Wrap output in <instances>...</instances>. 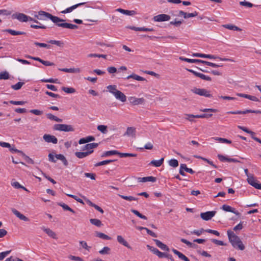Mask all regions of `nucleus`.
Returning <instances> with one entry per match:
<instances>
[{
    "mask_svg": "<svg viewBox=\"0 0 261 261\" xmlns=\"http://www.w3.org/2000/svg\"><path fill=\"white\" fill-rule=\"evenodd\" d=\"M76 8V6H75V5H73L69 8H67V9H66L65 10L62 11L61 12L63 14H66V13H70L73 10H74Z\"/></svg>",
    "mask_w": 261,
    "mask_h": 261,
    "instance_id": "51",
    "label": "nucleus"
},
{
    "mask_svg": "<svg viewBox=\"0 0 261 261\" xmlns=\"http://www.w3.org/2000/svg\"><path fill=\"white\" fill-rule=\"evenodd\" d=\"M48 42L52 44H56L60 47H63L64 45V43L62 41L58 40H50L48 41Z\"/></svg>",
    "mask_w": 261,
    "mask_h": 261,
    "instance_id": "43",
    "label": "nucleus"
},
{
    "mask_svg": "<svg viewBox=\"0 0 261 261\" xmlns=\"http://www.w3.org/2000/svg\"><path fill=\"white\" fill-rule=\"evenodd\" d=\"M117 239L118 242L123 245V246L126 247L128 248H131L130 246L129 245L127 242L124 239V238L121 236H118L117 237Z\"/></svg>",
    "mask_w": 261,
    "mask_h": 261,
    "instance_id": "25",
    "label": "nucleus"
},
{
    "mask_svg": "<svg viewBox=\"0 0 261 261\" xmlns=\"http://www.w3.org/2000/svg\"><path fill=\"white\" fill-rule=\"evenodd\" d=\"M169 165L171 167L175 168L178 166V162L176 159H171L169 161Z\"/></svg>",
    "mask_w": 261,
    "mask_h": 261,
    "instance_id": "49",
    "label": "nucleus"
},
{
    "mask_svg": "<svg viewBox=\"0 0 261 261\" xmlns=\"http://www.w3.org/2000/svg\"><path fill=\"white\" fill-rule=\"evenodd\" d=\"M42 82L45 83H58V80L57 79H42L41 80Z\"/></svg>",
    "mask_w": 261,
    "mask_h": 261,
    "instance_id": "57",
    "label": "nucleus"
},
{
    "mask_svg": "<svg viewBox=\"0 0 261 261\" xmlns=\"http://www.w3.org/2000/svg\"><path fill=\"white\" fill-rule=\"evenodd\" d=\"M21 155L24 158V160L27 163L31 164H33L34 163V161L30 157L25 155L23 152L21 153Z\"/></svg>",
    "mask_w": 261,
    "mask_h": 261,
    "instance_id": "55",
    "label": "nucleus"
},
{
    "mask_svg": "<svg viewBox=\"0 0 261 261\" xmlns=\"http://www.w3.org/2000/svg\"><path fill=\"white\" fill-rule=\"evenodd\" d=\"M58 204L59 206H61L65 211H70L73 214L75 213V211L73 209L70 208L68 205L66 204L65 203L60 202V203H59Z\"/></svg>",
    "mask_w": 261,
    "mask_h": 261,
    "instance_id": "33",
    "label": "nucleus"
},
{
    "mask_svg": "<svg viewBox=\"0 0 261 261\" xmlns=\"http://www.w3.org/2000/svg\"><path fill=\"white\" fill-rule=\"evenodd\" d=\"M98 146V144L96 143H91L87 144L82 147V150H87V151L93 150V148H96Z\"/></svg>",
    "mask_w": 261,
    "mask_h": 261,
    "instance_id": "17",
    "label": "nucleus"
},
{
    "mask_svg": "<svg viewBox=\"0 0 261 261\" xmlns=\"http://www.w3.org/2000/svg\"><path fill=\"white\" fill-rule=\"evenodd\" d=\"M4 31L10 33L12 35H20L26 34V33L24 32L16 31L11 29H6L4 30Z\"/></svg>",
    "mask_w": 261,
    "mask_h": 261,
    "instance_id": "28",
    "label": "nucleus"
},
{
    "mask_svg": "<svg viewBox=\"0 0 261 261\" xmlns=\"http://www.w3.org/2000/svg\"><path fill=\"white\" fill-rule=\"evenodd\" d=\"M246 175L247 176L248 183L256 189L261 190V184L258 182L256 177L253 174L248 173V170L246 169Z\"/></svg>",
    "mask_w": 261,
    "mask_h": 261,
    "instance_id": "4",
    "label": "nucleus"
},
{
    "mask_svg": "<svg viewBox=\"0 0 261 261\" xmlns=\"http://www.w3.org/2000/svg\"><path fill=\"white\" fill-rule=\"evenodd\" d=\"M181 61H184L185 62L190 63H202V60L199 59H191L188 58H186L183 57H180L179 58Z\"/></svg>",
    "mask_w": 261,
    "mask_h": 261,
    "instance_id": "24",
    "label": "nucleus"
},
{
    "mask_svg": "<svg viewBox=\"0 0 261 261\" xmlns=\"http://www.w3.org/2000/svg\"><path fill=\"white\" fill-rule=\"evenodd\" d=\"M129 100L134 105H142L145 101V99L143 98H136L135 97H130Z\"/></svg>",
    "mask_w": 261,
    "mask_h": 261,
    "instance_id": "12",
    "label": "nucleus"
},
{
    "mask_svg": "<svg viewBox=\"0 0 261 261\" xmlns=\"http://www.w3.org/2000/svg\"><path fill=\"white\" fill-rule=\"evenodd\" d=\"M118 154L121 158L132 157V156L134 157V156H137L136 154L129 153H121V152H119V153H118Z\"/></svg>",
    "mask_w": 261,
    "mask_h": 261,
    "instance_id": "47",
    "label": "nucleus"
},
{
    "mask_svg": "<svg viewBox=\"0 0 261 261\" xmlns=\"http://www.w3.org/2000/svg\"><path fill=\"white\" fill-rule=\"evenodd\" d=\"M180 168L181 169H184L186 172L191 174H194L195 173L194 171L192 169L188 168L185 164H180Z\"/></svg>",
    "mask_w": 261,
    "mask_h": 261,
    "instance_id": "39",
    "label": "nucleus"
},
{
    "mask_svg": "<svg viewBox=\"0 0 261 261\" xmlns=\"http://www.w3.org/2000/svg\"><path fill=\"white\" fill-rule=\"evenodd\" d=\"M13 18L17 19L20 22H27L29 20H32L33 18L27 16L23 13H18L13 14Z\"/></svg>",
    "mask_w": 261,
    "mask_h": 261,
    "instance_id": "7",
    "label": "nucleus"
},
{
    "mask_svg": "<svg viewBox=\"0 0 261 261\" xmlns=\"http://www.w3.org/2000/svg\"><path fill=\"white\" fill-rule=\"evenodd\" d=\"M93 152V150L85 152H75V155L79 159H83Z\"/></svg>",
    "mask_w": 261,
    "mask_h": 261,
    "instance_id": "18",
    "label": "nucleus"
},
{
    "mask_svg": "<svg viewBox=\"0 0 261 261\" xmlns=\"http://www.w3.org/2000/svg\"><path fill=\"white\" fill-rule=\"evenodd\" d=\"M34 44L37 45V46H39L40 47H46L47 48H50L51 46L49 45H48L46 43H39V42H35L34 43Z\"/></svg>",
    "mask_w": 261,
    "mask_h": 261,
    "instance_id": "61",
    "label": "nucleus"
},
{
    "mask_svg": "<svg viewBox=\"0 0 261 261\" xmlns=\"http://www.w3.org/2000/svg\"><path fill=\"white\" fill-rule=\"evenodd\" d=\"M9 102L14 105H23L26 103V101L10 100Z\"/></svg>",
    "mask_w": 261,
    "mask_h": 261,
    "instance_id": "64",
    "label": "nucleus"
},
{
    "mask_svg": "<svg viewBox=\"0 0 261 261\" xmlns=\"http://www.w3.org/2000/svg\"><path fill=\"white\" fill-rule=\"evenodd\" d=\"M10 77L8 72L5 71L0 73V80H8Z\"/></svg>",
    "mask_w": 261,
    "mask_h": 261,
    "instance_id": "44",
    "label": "nucleus"
},
{
    "mask_svg": "<svg viewBox=\"0 0 261 261\" xmlns=\"http://www.w3.org/2000/svg\"><path fill=\"white\" fill-rule=\"evenodd\" d=\"M96 236L104 240H110L111 239V237L109 236L100 232H96Z\"/></svg>",
    "mask_w": 261,
    "mask_h": 261,
    "instance_id": "37",
    "label": "nucleus"
},
{
    "mask_svg": "<svg viewBox=\"0 0 261 261\" xmlns=\"http://www.w3.org/2000/svg\"><path fill=\"white\" fill-rule=\"evenodd\" d=\"M172 251L175 254L177 255L178 257L181 260H183L184 261H190V259L187 256H186L184 254L178 251L176 249H172Z\"/></svg>",
    "mask_w": 261,
    "mask_h": 261,
    "instance_id": "22",
    "label": "nucleus"
},
{
    "mask_svg": "<svg viewBox=\"0 0 261 261\" xmlns=\"http://www.w3.org/2000/svg\"><path fill=\"white\" fill-rule=\"evenodd\" d=\"M211 241L214 243V244L217 245H220V246H225L226 245V244H225L223 241H220V240H216V239H212L211 240Z\"/></svg>",
    "mask_w": 261,
    "mask_h": 261,
    "instance_id": "60",
    "label": "nucleus"
},
{
    "mask_svg": "<svg viewBox=\"0 0 261 261\" xmlns=\"http://www.w3.org/2000/svg\"><path fill=\"white\" fill-rule=\"evenodd\" d=\"M119 152L117 150H110L105 152L102 155L101 157L109 156L112 155L118 154Z\"/></svg>",
    "mask_w": 261,
    "mask_h": 261,
    "instance_id": "35",
    "label": "nucleus"
},
{
    "mask_svg": "<svg viewBox=\"0 0 261 261\" xmlns=\"http://www.w3.org/2000/svg\"><path fill=\"white\" fill-rule=\"evenodd\" d=\"M43 139L45 142L47 143H53L54 144H57L58 143L57 138L54 136L50 135L45 134L43 137Z\"/></svg>",
    "mask_w": 261,
    "mask_h": 261,
    "instance_id": "11",
    "label": "nucleus"
},
{
    "mask_svg": "<svg viewBox=\"0 0 261 261\" xmlns=\"http://www.w3.org/2000/svg\"><path fill=\"white\" fill-rule=\"evenodd\" d=\"M12 213L19 219L24 221H29V219L15 208L12 209Z\"/></svg>",
    "mask_w": 261,
    "mask_h": 261,
    "instance_id": "15",
    "label": "nucleus"
},
{
    "mask_svg": "<svg viewBox=\"0 0 261 261\" xmlns=\"http://www.w3.org/2000/svg\"><path fill=\"white\" fill-rule=\"evenodd\" d=\"M62 90L67 93H73L75 92V89L72 87H63Z\"/></svg>",
    "mask_w": 261,
    "mask_h": 261,
    "instance_id": "46",
    "label": "nucleus"
},
{
    "mask_svg": "<svg viewBox=\"0 0 261 261\" xmlns=\"http://www.w3.org/2000/svg\"><path fill=\"white\" fill-rule=\"evenodd\" d=\"M180 241L181 242L186 244L187 245H188L190 247L195 248L196 246V245H195V244H193L192 243L189 242V241H188L185 239H181Z\"/></svg>",
    "mask_w": 261,
    "mask_h": 261,
    "instance_id": "48",
    "label": "nucleus"
},
{
    "mask_svg": "<svg viewBox=\"0 0 261 261\" xmlns=\"http://www.w3.org/2000/svg\"><path fill=\"white\" fill-rule=\"evenodd\" d=\"M147 247L150 251H151L153 253L157 255L158 252H159V250L157 248L153 246H151L149 245H147Z\"/></svg>",
    "mask_w": 261,
    "mask_h": 261,
    "instance_id": "56",
    "label": "nucleus"
},
{
    "mask_svg": "<svg viewBox=\"0 0 261 261\" xmlns=\"http://www.w3.org/2000/svg\"><path fill=\"white\" fill-rule=\"evenodd\" d=\"M110 251V248L108 247H104L102 249L99 251L101 254H109Z\"/></svg>",
    "mask_w": 261,
    "mask_h": 261,
    "instance_id": "58",
    "label": "nucleus"
},
{
    "mask_svg": "<svg viewBox=\"0 0 261 261\" xmlns=\"http://www.w3.org/2000/svg\"><path fill=\"white\" fill-rule=\"evenodd\" d=\"M178 16H183L185 18H188L189 17H193L198 15V12L195 11L194 12L191 13H187L183 11H179L178 14L177 15Z\"/></svg>",
    "mask_w": 261,
    "mask_h": 261,
    "instance_id": "13",
    "label": "nucleus"
},
{
    "mask_svg": "<svg viewBox=\"0 0 261 261\" xmlns=\"http://www.w3.org/2000/svg\"><path fill=\"white\" fill-rule=\"evenodd\" d=\"M213 139L216 141H219L220 143H228V144L231 143V140H228L225 138H220V137H214V138H213Z\"/></svg>",
    "mask_w": 261,
    "mask_h": 261,
    "instance_id": "34",
    "label": "nucleus"
},
{
    "mask_svg": "<svg viewBox=\"0 0 261 261\" xmlns=\"http://www.w3.org/2000/svg\"><path fill=\"white\" fill-rule=\"evenodd\" d=\"M55 158L57 160H60L62 161V162H63V164L65 166H67L68 165V161L64 155H63L62 154H56Z\"/></svg>",
    "mask_w": 261,
    "mask_h": 261,
    "instance_id": "29",
    "label": "nucleus"
},
{
    "mask_svg": "<svg viewBox=\"0 0 261 261\" xmlns=\"http://www.w3.org/2000/svg\"><path fill=\"white\" fill-rule=\"evenodd\" d=\"M54 130L65 132H73L74 129L71 125L56 124L53 126Z\"/></svg>",
    "mask_w": 261,
    "mask_h": 261,
    "instance_id": "5",
    "label": "nucleus"
},
{
    "mask_svg": "<svg viewBox=\"0 0 261 261\" xmlns=\"http://www.w3.org/2000/svg\"><path fill=\"white\" fill-rule=\"evenodd\" d=\"M187 70L188 71H189L190 72L192 73L196 76L198 77L203 80L206 81H212V78L209 76L206 75L205 74H203L199 73V72H197L192 69H187Z\"/></svg>",
    "mask_w": 261,
    "mask_h": 261,
    "instance_id": "8",
    "label": "nucleus"
},
{
    "mask_svg": "<svg viewBox=\"0 0 261 261\" xmlns=\"http://www.w3.org/2000/svg\"><path fill=\"white\" fill-rule=\"evenodd\" d=\"M107 89L117 100L122 102H124L126 101V96L123 93L117 89L116 85H109L107 87Z\"/></svg>",
    "mask_w": 261,
    "mask_h": 261,
    "instance_id": "3",
    "label": "nucleus"
},
{
    "mask_svg": "<svg viewBox=\"0 0 261 261\" xmlns=\"http://www.w3.org/2000/svg\"><path fill=\"white\" fill-rule=\"evenodd\" d=\"M116 11L122 14L129 16H133L136 14V12L134 10H127L121 8H118L116 10Z\"/></svg>",
    "mask_w": 261,
    "mask_h": 261,
    "instance_id": "16",
    "label": "nucleus"
},
{
    "mask_svg": "<svg viewBox=\"0 0 261 261\" xmlns=\"http://www.w3.org/2000/svg\"><path fill=\"white\" fill-rule=\"evenodd\" d=\"M24 84L23 82H19L16 84L12 85L11 88L15 90H18L21 89Z\"/></svg>",
    "mask_w": 261,
    "mask_h": 261,
    "instance_id": "45",
    "label": "nucleus"
},
{
    "mask_svg": "<svg viewBox=\"0 0 261 261\" xmlns=\"http://www.w3.org/2000/svg\"><path fill=\"white\" fill-rule=\"evenodd\" d=\"M97 129L103 134H106L107 133V126L99 125L97 126Z\"/></svg>",
    "mask_w": 261,
    "mask_h": 261,
    "instance_id": "50",
    "label": "nucleus"
},
{
    "mask_svg": "<svg viewBox=\"0 0 261 261\" xmlns=\"http://www.w3.org/2000/svg\"><path fill=\"white\" fill-rule=\"evenodd\" d=\"M115 160H105V161H101V162H98L97 163H96L95 165H94V166L95 167H98V166H102V165H107L109 163H111L114 161H115Z\"/></svg>",
    "mask_w": 261,
    "mask_h": 261,
    "instance_id": "36",
    "label": "nucleus"
},
{
    "mask_svg": "<svg viewBox=\"0 0 261 261\" xmlns=\"http://www.w3.org/2000/svg\"><path fill=\"white\" fill-rule=\"evenodd\" d=\"M130 78H132L134 80H136L139 81H143L145 80V79L144 78H143V77H141L139 75H137L136 74H134V73L127 76L126 77V79L128 80Z\"/></svg>",
    "mask_w": 261,
    "mask_h": 261,
    "instance_id": "30",
    "label": "nucleus"
},
{
    "mask_svg": "<svg viewBox=\"0 0 261 261\" xmlns=\"http://www.w3.org/2000/svg\"><path fill=\"white\" fill-rule=\"evenodd\" d=\"M131 212L134 213L135 215H136V216H137L138 217L142 219H144V220H147V217L142 215V214H141L139 211H138L137 210H134V209H132L131 210Z\"/></svg>",
    "mask_w": 261,
    "mask_h": 261,
    "instance_id": "42",
    "label": "nucleus"
},
{
    "mask_svg": "<svg viewBox=\"0 0 261 261\" xmlns=\"http://www.w3.org/2000/svg\"><path fill=\"white\" fill-rule=\"evenodd\" d=\"M228 240L232 246L236 249L241 250H244V246L240 238L237 236L234 232L229 229L227 231Z\"/></svg>",
    "mask_w": 261,
    "mask_h": 261,
    "instance_id": "2",
    "label": "nucleus"
},
{
    "mask_svg": "<svg viewBox=\"0 0 261 261\" xmlns=\"http://www.w3.org/2000/svg\"><path fill=\"white\" fill-rule=\"evenodd\" d=\"M35 17L40 20H47V19H50L57 26L63 28H67L71 30H75L78 28L77 25L64 22L65 20L57 16H54L44 11H39L37 14L35 15Z\"/></svg>",
    "mask_w": 261,
    "mask_h": 261,
    "instance_id": "1",
    "label": "nucleus"
},
{
    "mask_svg": "<svg viewBox=\"0 0 261 261\" xmlns=\"http://www.w3.org/2000/svg\"><path fill=\"white\" fill-rule=\"evenodd\" d=\"M46 116L48 119L51 120H54L56 122H61L63 121L62 119L59 118L57 116H54V115L50 113L47 114Z\"/></svg>",
    "mask_w": 261,
    "mask_h": 261,
    "instance_id": "32",
    "label": "nucleus"
},
{
    "mask_svg": "<svg viewBox=\"0 0 261 261\" xmlns=\"http://www.w3.org/2000/svg\"><path fill=\"white\" fill-rule=\"evenodd\" d=\"M68 196L70 197H71L73 199H74L76 201L82 203V204H84L83 200L80 198H79L76 195H72V194H66Z\"/></svg>",
    "mask_w": 261,
    "mask_h": 261,
    "instance_id": "54",
    "label": "nucleus"
},
{
    "mask_svg": "<svg viewBox=\"0 0 261 261\" xmlns=\"http://www.w3.org/2000/svg\"><path fill=\"white\" fill-rule=\"evenodd\" d=\"M191 91L195 94H197L200 96H203L206 97H212V95L210 93V91L207 90L203 88H194L191 89Z\"/></svg>",
    "mask_w": 261,
    "mask_h": 261,
    "instance_id": "6",
    "label": "nucleus"
},
{
    "mask_svg": "<svg viewBox=\"0 0 261 261\" xmlns=\"http://www.w3.org/2000/svg\"><path fill=\"white\" fill-rule=\"evenodd\" d=\"M11 250H8L0 253V260H3L4 258L11 252Z\"/></svg>",
    "mask_w": 261,
    "mask_h": 261,
    "instance_id": "62",
    "label": "nucleus"
},
{
    "mask_svg": "<svg viewBox=\"0 0 261 261\" xmlns=\"http://www.w3.org/2000/svg\"><path fill=\"white\" fill-rule=\"evenodd\" d=\"M90 222L92 224L97 227H100L102 225L101 221L97 219H91Z\"/></svg>",
    "mask_w": 261,
    "mask_h": 261,
    "instance_id": "38",
    "label": "nucleus"
},
{
    "mask_svg": "<svg viewBox=\"0 0 261 261\" xmlns=\"http://www.w3.org/2000/svg\"><path fill=\"white\" fill-rule=\"evenodd\" d=\"M12 186L14 187H15V188L16 189H19V188H22L25 190H27L26 188L22 186H21L19 183L17 181H15L14 182H12L11 184Z\"/></svg>",
    "mask_w": 261,
    "mask_h": 261,
    "instance_id": "63",
    "label": "nucleus"
},
{
    "mask_svg": "<svg viewBox=\"0 0 261 261\" xmlns=\"http://www.w3.org/2000/svg\"><path fill=\"white\" fill-rule=\"evenodd\" d=\"M135 179H137L138 181L145 182L147 181H151V182H155L156 181V178L153 176H147V177H134Z\"/></svg>",
    "mask_w": 261,
    "mask_h": 261,
    "instance_id": "14",
    "label": "nucleus"
},
{
    "mask_svg": "<svg viewBox=\"0 0 261 261\" xmlns=\"http://www.w3.org/2000/svg\"><path fill=\"white\" fill-rule=\"evenodd\" d=\"M41 229L46 233H47L49 237H50L53 239H57V235H56V233L54 231H53L52 230H51L50 229L48 228H45V227H41Z\"/></svg>",
    "mask_w": 261,
    "mask_h": 261,
    "instance_id": "19",
    "label": "nucleus"
},
{
    "mask_svg": "<svg viewBox=\"0 0 261 261\" xmlns=\"http://www.w3.org/2000/svg\"><path fill=\"white\" fill-rule=\"evenodd\" d=\"M163 162L164 158H162L159 160H152L150 163V164L158 167L161 166L163 164Z\"/></svg>",
    "mask_w": 261,
    "mask_h": 261,
    "instance_id": "31",
    "label": "nucleus"
},
{
    "mask_svg": "<svg viewBox=\"0 0 261 261\" xmlns=\"http://www.w3.org/2000/svg\"><path fill=\"white\" fill-rule=\"evenodd\" d=\"M221 208L224 211L231 212L236 214L237 215H239V213L238 211H236L235 208L231 207L229 205L224 204L222 206Z\"/></svg>",
    "mask_w": 261,
    "mask_h": 261,
    "instance_id": "21",
    "label": "nucleus"
},
{
    "mask_svg": "<svg viewBox=\"0 0 261 261\" xmlns=\"http://www.w3.org/2000/svg\"><path fill=\"white\" fill-rule=\"evenodd\" d=\"M218 158L219 160L221 162H233L235 161V159H234L228 158V157L221 154H218Z\"/></svg>",
    "mask_w": 261,
    "mask_h": 261,
    "instance_id": "27",
    "label": "nucleus"
},
{
    "mask_svg": "<svg viewBox=\"0 0 261 261\" xmlns=\"http://www.w3.org/2000/svg\"><path fill=\"white\" fill-rule=\"evenodd\" d=\"M216 214V211H208L205 213H201L200 214V217L203 220L208 221L211 220Z\"/></svg>",
    "mask_w": 261,
    "mask_h": 261,
    "instance_id": "9",
    "label": "nucleus"
},
{
    "mask_svg": "<svg viewBox=\"0 0 261 261\" xmlns=\"http://www.w3.org/2000/svg\"><path fill=\"white\" fill-rule=\"evenodd\" d=\"M224 28L230 30H236V31H240L241 29L239 28L238 27L232 25V24H224L223 25Z\"/></svg>",
    "mask_w": 261,
    "mask_h": 261,
    "instance_id": "40",
    "label": "nucleus"
},
{
    "mask_svg": "<svg viewBox=\"0 0 261 261\" xmlns=\"http://www.w3.org/2000/svg\"><path fill=\"white\" fill-rule=\"evenodd\" d=\"M153 19L156 22L168 21L170 19V16L167 14H162L154 16Z\"/></svg>",
    "mask_w": 261,
    "mask_h": 261,
    "instance_id": "10",
    "label": "nucleus"
},
{
    "mask_svg": "<svg viewBox=\"0 0 261 261\" xmlns=\"http://www.w3.org/2000/svg\"><path fill=\"white\" fill-rule=\"evenodd\" d=\"M136 133V128L133 127H128L126 131L124 134V136H134Z\"/></svg>",
    "mask_w": 261,
    "mask_h": 261,
    "instance_id": "26",
    "label": "nucleus"
},
{
    "mask_svg": "<svg viewBox=\"0 0 261 261\" xmlns=\"http://www.w3.org/2000/svg\"><path fill=\"white\" fill-rule=\"evenodd\" d=\"M119 196L120 197H121L122 198H123V199H125V200H126L128 201L137 200V199H138L137 198H135V197H134L133 196H127L119 195Z\"/></svg>",
    "mask_w": 261,
    "mask_h": 261,
    "instance_id": "52",
    "label": "nucleus"
},
{
    "mask_svg": "<svg viewBox=\"0 0 261 261\" xmlns=\"http://www.w3.org/2000/svg\"><path fill=\"white\" fill-rule=\"evenodd\" d=\"M88 57L92 58V57H98V58H102L104 59H106L107 55L103 54H90L88 55Z\"/></svg>",
    "mask_w": 261,
    "mask_h": 261,
    "instance_id": "53",
    "label": "nucleus"
},
{
    "mask_svg": "<svg viewBox=\"0 0 261 261\" xmlns=\"http://www.w3.org/2000/svg\"><path fill=\"white\" fill-rule=\"evenodd\" d=\"M59 70L64 71L68 73H80L81 72V69L79 68H59Z\"/></svg>",
    "mask_w": 261,
    "mask_h": 261,
    "instance_id": "23",
    "label": "nucleus"
},
{
    "mask_svg": "<svg viewBox=\"0 0 261 261\" xmlns=\"http://www.w3.org/2000/svg\"><path fill=\"white\" fill-rule=\"evenodd\" d=\"M153 241L155 242L156 245L162 250L168 251L169 250V247L166 244H164L162 242H161L160 240L154 239Z\"/></svg>",
    "mask_w": 261,
    "mask_h": 261,
    "instance_id": "20",
    "label": "nucleus"
},
{
    "mask_svg": "<svg viewBox=\"0 0 261 261\" xmlns=\"http://www.w3.org/2000/svg\"><path fill=\"white\" fill-rule=\"evenodd\" d=\"M30 112L38 116H40L43 114V112L42 111H40L36 109H33L30 111Z\"/></svg>",
    "mask_w": 261,
    "mask_h": 261,
    "instance_id": "59",
    "label": "nucleus"
},
{
    "mask_svg": "<svg viewBox=\"0 0 261 261\" xmlns=\"http://www.w3.org/2000/svg\"><path fill=\"white\" fill-rule=\"evenodd\" d=\"M202 64L207 65V66H211L212 67H214V68H217V67L222 66V65H218V64H216L214 63H212V62H210L208 61H203V60H202Z\"/></svg>",
    "mask_w": 261,
    "mask_h": 261,
    "instance_id": "41",
    "label": "nucleus"
}]
</instances>
